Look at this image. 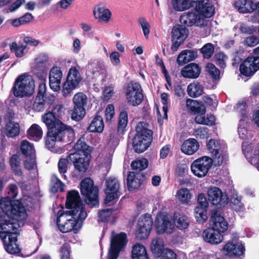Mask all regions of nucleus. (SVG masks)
<instances>
[{"mask_svg": "<svg viewBox=\"0 0 259 259\" xmlns=\"http://www.w3.org/2000/svg\"><path fill=\"white\" fill-rule=\"evenodd\" d=\"M60 237L66 241L60 249L61 259H70L71 247L70 244L66 242L68 240L66 235H61Z\"/></svg>", "mask_w": 259, "mask_h": 259, "instance_id": "nucleus-54", "label": "nucleus"}, {"mask_svg": "<svg viewBox=\"0 0 259 259\" xmlns=\"http://www.w3.org/2000/svg\"><path fill=\"white\" fill-rule=\"evenodd\" d=\"M127 243L126 234L120 232L113 236L111 240L107 259H117L120 252Z\"/></svg>", "mask_w": 259, "mask_h": 259, "instance_id": "nucleus-13", "label": "nucleus"}, {"mask_svg": "<svg viewBox=\"0 0 259 259\" xmlns=\"http://www.w3.org/2000/svg\"><path fill=\"white\" fill-rule=\"evenodd\" d=\"M128 123L127 111L122 110L120 111L118 116L117 125L116 132L110 133L109 136L110 141L113 142L117 141L126 131Z\"/></svg>", "mask_w": 259, "mask_h": 259, "instance_id": "nucleus-21", "label": "nucleus"}, {"mask_svg": "<svg viewBox=\"0 0 259 259\" xmlns=\"http://www.w3.org/2000/svg\"><path fill=\"white\" fill-rule=\"evenodd\" d=\"M94 17L98 19L100 22H108L112 15L111 11L105 8L101 4H99L95 7L93 10Z\"/></svg>", "mask_w": 259, "mask_h": 259, "instance_id": "nucleus-32", "label": "nucleus"}, {"mask_svg": "<svg viewBox=\"0 0 259 259\" xmlns=\"http://www.w3.org/2000/svg\"><path fill=\"white\" fill-rule=\"evenodd\" d=\"M208 201L212 205H215L218 208L224 207L228 204V197L226 194H224L222 190L218 187H211L207 190Z\"/></svg>", "mask_w": 259, "mask_h": 259, "instance_id": "nucleus-19", "label": "nucleus"}, {"mask_svg": "<svg viewBox=\"0 0 259 259\" xmlns=\"http://www.w3.org/2000/svg\"><path fill=\"white\" fill-rule=\"evenodd\" d=\"M35 84L32 77L26 74L19 75L15 80L12 90L17 98L31 96L34 92Z\"/></svg>", "mask_w": 259, "mask_h": 259, "instance_id": "nucleus-6", "label": "nucleus"}, {"mask_svg": "<svg viewBox=\"0 0 259 259\" xmlns=\"http://www.w3.org/2000/svg\"><path fill=\"white\" fill-rule=\"evenodd\" d=\"M80 192L84 196L86 203L91 207L99 205V190L90 178H85L80 183Z\"/></svg>", "mask_w": 259, "mask_h": 259, "instance_id": "nucleus-9", "label": "nucleus"}, {"mask_svg": "<svg viewBox=\"0 0 259 259\" xmlns=\"http://www.w3.org/2000/svg\"><path fill=\"white\" fill-rule=\"evenodd\" d=\"M174 9L177 11H183L193 7L203 26L205 18L212 17L215 13V8L210 1H171Z\"/></svg>", "mask_w": 259, "mask_h": 259, "instance_id": "nucleus-4", "label": "nucleus"}, {"mask_svg": "<svg viewBox=\"0 0 259 259\" xmlns=\"http://www.w3.org/2000/svg\"><path fill=\"white\" fill-rule=\"evenodd\" d=\"M114 94V86L110 84L109 86L105 87L103 91V100L105 101H109L112 97Z\"/></svg>", "mask_w": 259, "mask_h": 259, "instance_id": "nucleus-62", "label": "nucleus"}, {"mask_svg": "<svg viewBox=\"0 0 259 259\" xmlns=\"http://www.w3.org/2000/svg\"><path fill=\"white\" fill-rule=\"evenodd\" d=\"M49 60L48 56L44 54H40L35 58L32 72L38 79L44 81L47 79L48 74L47 63Z\"/></svg>", "mask_w": 259, "mask_h": 259, "instance_id": "nucleus-17", "label": "nucleus"}, {"mask_svg": "<svg viewBox=\"0 0 259 259\" xmlns=\"http://www.w3.org/2000/svg\"><path fill=\"white\" fill-rule=\"evenodd\" d=\"M64 184L56 175H52L51 177L50 190L54 193L64 191Z\"/></svg>", "mask_w": 259, "mask_h": 259, "instance_id": "nucleus-47", "label": "nucleus"}, {"mask_svg": "<svg viewBox=\"0 0 259 259\" xmlns=\"http://www.w3.org/2000/svg\"><path fill=\"white\" fill-rule=\"evenodd\" d=\"M205 71L213 81H218L220 79V71L212 63H207L205 66Z\"/></svg>", "mask_w": 259, "mask_h": 259, "instance_id": "nucleus-46", "label": "nucleus"}, {"mask_svg": "<svg viewBox=\"0 0 259 259\" xmlns=\"http://www.w3.org/2000/svg\"><path fill=\"white\" fill-rule=\"evenodd\" d=\"M51 104V100L47 97L36 96L33 104V109L35 111L40 112L45 109L46 104Z\"/></svg>", "mask_w": 259, "mask_h": 259, "instance_id": "nucleus-41", "label": "nucleus"}, {"mask_svg": "<svg viewBox=\"0 0 259 259\" xmlns=\"http://www.w3.org/2000/svg\"><path fill=\"white\" fill-rule=\"evenodd\" d=\"M11 230L5 229L0 230V238L2 239L4 247L7 253L17 256L25 257L21 253V248L18 243L17 233L11 232Z\"/></svg>", "mask_w": 259, "mask_h": 259, "instance_id": "nucleus-8", "label": "nucleus"}, {"mask_svg": "<svg viewBox=\"0 0 259 259\" xmlns=\"http://www.w3.org/2000/svg\"><path fill=\"white\" fill-rule=\"evenodd\" d=\"M258 70L259 46L241 62L239 67L240 73L247 77L252 76Z\"/></svg>", "mask_w": 259, "mask_h": 259, "instance_id": "nucleus-12", "label": "nucleus"}, {"mask_svg": "<svg viewBox=\"0 0 259 259\" xmlns=\"http://www.w3.org/2000/svg\"><path fill=\"white\" fill-rule=\"evenodd\" d=\"M20 150L25 157L31 158L34 155L35 149L33 144L27 140H23L20 144Z\"/></svg>", "mask_w": 259, "mask_h": 259, "instance_id": "nucleus-43", "label": "nucleus"}, {"mask_svg": "<svg viewBox=\"0 0 259 259\" xmlns=\"http://www.w3.org/2000/svg\"><path fill=\"white\" fill-rule=\"evenodd\" d=\"M195 121L197 123L211 125L215 124V118L213 115L205 117V114H198L195 117Z\"/></svg>", "mask_w": 259, "mask_h": 259, "instance_id": "nucleus-53", "label": "nucleus"}, {"mask_svg": "<svg viewBox=\"0 0 259 259\" xmlns=\"http://www.w3.org/2000/svg\"><path fill=\"white\" fill-rule=\"evenodd\" d=\"M226 55L223 52H218L214 54V60L217 65L222 68H224L226 66V64L225 61V58Z\"/></svg>", "mask_w": 259, "mask_h": 259, "instance_id": "nucleus-59", "label": "nucleus"}, {"mask_svg": "<svg viewBox=\"0 0 259 259\" xmlns=\"http://www.w3.org/2000/svg\"><path fill=\"white\" fill-rule=\"evenodd\" d=\"M153 224L151 215L148 213L142 215L138 220L136 230V236L139 240L148 237Z\"/></svg>", "mask_w": 259, "mask_h": 259, "instance_id": "nucleus-16", "label": "nucleus"}, {"mask_svg": "<svg viewBox=\"0 0 259 259\" xmlns=\"http://www.w3.org/2000/svg\"><path fill=\"white\" fill-rule=\"evenodd\" d=\"M78 221L80 220L77 218V215H69L66 214V212L59 210L56 224L58 229L62 233L73 231L74 233H77L80 228L78 225Z\"/></svg>", "mask_w": 259, "mask_h": 259, "instance_id": "nucleus-11", "label": "nucleus"}, {"mask_svg": "<svg viewBox=\"0 0 259 259\" xmlns=\"http://www.w3.org/2000/svg\"><path fill=\"white\" fill-rule=\"evenodd\" d=\"M188 95L192 98H197L203 93V87L198 81H194L190 83L187 89Z\"/></svg>", "mask_w": 259, "mask_h": 259, "instance_id": "nucleus-38", "label": "nucleus"}, {"mask_svg": "<svg viewBox=\"0 0 259 259\" xmlns=\"http://www.w3.org/2000/svg\"><path fill=\"white\" fill-rule=\"evenodd\" d=\"M88 102L87 95L79 92L74 95L73 98V109L71 113L72 120L79 121L81 120L85 114V106Z\"/></svg>", "mask_w": 259, "mask_h": 259, "instance_id": "nucleus-14", "label": "nucleus"}, {"mask_svg": "<svg viewBox=\"0 0 259 259\" xmlns=\"http://www.w3.org/2000/svg\"><path fill=\"white\" fill-rule=\"evenodd\" d=\"M28 217L25 206L20 200L3 198L0 201V230H14V220L25 221Z\"/></svg>", "mask_w": 259, "mask_h": 259, "instance_id": "nucleus-1", "label": "nucleus"}, {"mask_svg": "<svg viewBox=\"0 0 259 259\" xmlns=\"http://www.w3.org/2000/svg\"><path fill=\"white\" fill-rule=\"evenodd\" d=\"M104 124L102 117L96 114L88 130L90 132L101 133L104 130Z\"/></svg>", "mask_w": 259, "mask_h": 259, "instance_id": "nucleus-39", "label": "nucleus"}, {"mask_svg": "<svg viewBox=\"0 0 259 259\" xmlns=\"http://www.w3.org/2000/svg\"><path fill=\"white\" fill-rule=\"evenodd\" d=\"M10 50L11 52L14 53L17 58H20L25 55L24 50L26 48V45H18L16 42L14 41L10 44Z\"/></svg>", "mask_w": 259, "mask_h": 259, "instance_id": "nucleus-51", "label": "nucleus"}, {"mask_svg": "<svg viewBox=\"0 0 259 259\" xmlns=\"http://www.w3.org/2000/svg\"><path fill=\"white\" fill-rule=\"evenodd\" d=\"M136 134L133 142V148L135 152L141 153L146 150L152 140L153 132L143 126L139 123L136 127Z\"/></svg>", "mask_w": 259, "mask_h": 259, "instance_id": "nucleus-7", "label": "nucleus"}, {"mask_svg": "<svg viewBox=\"0 0 259 259\" xmlns=\"http://www.w3.org/2000/svg\"><path fill=\"white\" fill-rule=\"evenodd\" d=\"M202 237L205 241L210 244H219L223 239L222 233L214 229L212 226L204 230Z\"/></svg>", "mask_w": 259, "mask_h": 259, "instance_id": "nucleus-26", "label": "nucleus"}, {"mask_svg": "<svg viewBox=\"0 0 259 259\" xmlns=\"http://www.w3.org/2000/svg\"><path fill=\"white\" fill-rule=\"evenodd\" d=\"M5 131L8 137H15L19 134V124L18 123L14 121H8L6 123Z\"/></svg>", "mask_w": 259, "mask_h": 259, "instance_id": "nucleus-42", "label": "nucleus"}, {"mask_svg": "<svg viewBox=\"0 0 259 259\" xmlns=\"http://www.w3.org/2000/svg\"><path fill=\"white\" fill-rule=\"evenodd\" d=\"M197 57L196 50H185L178 55L177 62L179 65H182L194 60Z\"/></svg>", "mask_w": 259, "mask_h": 259, "instance_id": "nucleus-34", "label": "nucleus"}, {"mask_svg": "<svg viewBox=\"0 0 259 259\" xmlns=\"http://www.w3.org/2000/svg\"><path fill=\"white\" fill-rule=\"evenodd\" d=\"M188 29L186 27L179 25L177 27H174L171 32L172 40H181L184 41L187 37Z\"/></svg>", "mask_w": 259, "mask_h": 259, "instance_id": "nucleus-40", "label": "nucleus"}, {"mask_svg": "<svg viewBox=\"0 0 259 259\" xmlns=\"http://www.w3.org/2000/svg\"><path fill=\"white\" fill-rule=\"evenodd\" d=\"M125 98L129 104L133 106L139 105L143 101V91L141 84L134 80H131L124 84Z\"/></svg>", "mask_w": 259, "mask_h": 259, "instance_id": "nucleus-10", "label": "nucleus"}, {"mask_svg": "<svg viewBox=\"0 0 259 259\" xmlns=\"http://www.w3.org/2000/svg\"><path fill=\"white\" fill-rule=\"evenodd\" d=\"M156 229L157 233H170L172 231V225L167 215L157 217L156 219Z\"/></svg>", "mask_w": 259, "mask_h": 259, "instance_id": "nucleus-24", "label": "nucleus"}, {"mask_svg": "<svg viewBox=\"0 0 259 259\" xmlns=\"http://www.w3.org/2000/svg\"><path fill=\"white\" fill-rule=\"evenodd\" d=\"M138 23L139 27H141L142 29L145 38H148L150 29V25L149 23L145 18H139L138 20Z\"/></svg>", "mask_w": 259, "mask_h": 259, "instance_id": "nucleus-57", "label": "nucleus"}, {"mask_svg": "<svg viewBox=\"0 0 259 259\" xmlns=\"http://www.w3.org/2000/svg\"><path fill=\"white\" fill-rule=\"evenodd\" d=\"M68 164H70V160L69 158H68V155L66 158H60L58 163L59 172L61 175L62 177L65 180H66L67 178L65 173L68 170Z\"/></svg>", "mask_w": 259, "mask_h": 259, "instance_id": "nucleus-52", "label": "nucleus"}, {"mask_svg": "<svg viewBox=\"0 0 259 259\" xmlns=\"http://www.w3.org/2000/svg\"><path fill=\"white\" fill-rule=\"evenodd\" d=\"M199 148V144L198 141L194 138H189L184 141L181 150L183 153L191 155L195 153Z\"/></svg>", "mask_w": 259, "mask_h": 259, "instance_id": "nucleus-33", "label": "nucleus"}, {"mask_svg": "<svg viewBox=\"0 0 259 259\" xmlns=\"http://www.w3.org/2000/svg\"><path fill=\"white\" fill-rule=\"evenodd\" d=\"M92 147L88 145L84 138L79 139L73 146L74 152L68 154L70 164L74 166L72 176L81 179L89 168Z\"/></svg>", "mask_w": 259, "mask_h": 259, "instance_id": "nucleus-2", "label": "nucleus"}, {"mask_svg": "<svg viewBox=\"0 0 259 259\" xmlns=\"http://www.w3.org/2000/svg\"><path fill=\"white\" fill-rule=\"evenodd\" d=\"M208 129L206 127H200L195 129L194 131V135L197 138L204 139L208 135Z\"/></svg>", "mask_w": 259, "mask_h": 259, "instance_id": "nucleus-61", "label": "nucleus"}, {"mask_svg": "<svg viewBox=\"0 0 259 259\" xmlns=\"http://www.w3.org/2000/svg\"><path fill=\"white\" fill-rule=\"evenodd\" d=\"M132 259H150L145 246L140 243L135 244L132 250Z\"/></svg>", "mask_w": 259, "mask_h": 259, "instance_id": "nucleus-36", "label": "nucleus"}, {"mask_svg": "<svg viewBox=\"0 0 259 259\" xmlns=\"http://www.w3.org/2000/svg\"><path fill=\"white\" fill-rule=\"evenodd\" d=\"M180 22L185 27L191 26L194 24L203 26L197 14L193 12L183 13L180 17Z\"/></svg>", "mask_w": 259, "mask_h": 259, "instance_id": "nucleus-30", "label": "nucleus"}, {"mask_svg": "<svg viewBox=\"0 0 259 259\" xmlns=\"http://www.w3.org/2000/svg\"><path fill=\"white\" fill-rule=\"evenodd\" d=\"M178 199L183 204H188L191 198V193L187 188H181L177 192Z\"/></svg>", "mask_w": 259, "mask_h": 259, "instance_id": "nucleus-49", "label": "nucleus"}, {"mask_svg": "<svg viewBox=\"0 0 259 259\" xmlns=\"http://www.w3.org/2000/svg\"><path fill=\"white\" fill-rule=\"evenodd\" d=\"M80 82L71 78L70 76H67L66 81L62 85V93L63 96L64 97L68 96L74 90L79 87Z\"/></svg>", "mask_w": 259, "mask_h": 259, "instance_id": "nucleus-35", "label": "nucleus"}, {"mask_svg": "<svg viewBox=\"0 0 259 259\" xmlns=\"http://www.w3.org/2000/svg\"><path fill=\"white\" fill-rule=\"evenodd\" d=\"M173 221L176 227L181 230L187 229L189 225L188 218L184 214L175 212Z\"/></svg>", "mask_w": 259, "mask_h": 259, "instance_id": "nucleus-37", "label": "nucleus"}, {"mask_svg": "<svg viewBox=\"0 0 259 259\" xmlns=\"http://www.w3.org/2000/svg\"><path fill=\"white\" fill-rule=\"evenodd\" d=\"M65 206L70 209L66 211V214L77 215L80 221L84 220L87 217L85 206L77 190H72L67 192Z\"/></svg>", "mask_w": 259, "mask_h": 259, "instance_id": "nucleus-5", "label": "nucleus"}, {"mask_svg": "<svg viewBox=\"0 0 259 259\" xmlns=\"http://www.w3.org/2000/svg\"><path fill=\"white\" fill-rule=\"evenodd\" d=\"M234 7L240 13H248L253 12L259 8V1L254 3V1H235Z\"/></svg>", "mask_w": 259, "mask_h": 259, "instance_id": "nucleus-29", "label": "nucleus"}, {"mask_svg": "<svg viewBox=\"0 0 259 259\" xmlns=\"http://www.w3.org/2000/svg\"><path fill=\"white\" fill-rule=\"evenodd\" d=\"M27 135L29 139L34 138L39 139L42 137V131L38 124L34 123L27 130Z\"/></svg>", "mask_w": 259, "mask_h": 259, "instance_id": "nucleus-48", "label": "nucleus"}, {"mask_svg": "<svg viewBox=\"0 0 259 259\" xmlns=\"http://www.w3.org/2000/svg\"><path fill=\"white\" fill-rule=\"evenodd\" d=\"M207 208L196 207L195 208V217L196 221L199 224H203L206 222L207 217Z\"/></svg>", "mask_w": 259, "mask_h": 259, "instance_id": "nucleus-50", "label": "nucleus"}, {"mask_svg": "<svg viewBox=\"0 0 259 259\" xmlns=\"http://www.w3.org/2000/svg\"><path fill=\"white\" fill-rule=\"evenodd\" d=\"M198 205L196 207H201L204 208H207L208 203L206 200L204 194L200 193L197 197Z\"/></svg>", "mask_w": 259, "mask_h": 259, "instance_id": "nucleus-63", "label": "nucleus"}, {"mask_svg": "<svg viewBox=\"0 0 259 259\" xmlns=\"http://www.w3.org/2000/svg\"><path fill=\"white\" fill-rule=\"evenodd\" d=\"M63 72L60 67L54 65L50 70L49 75V85L53 91L58 92L61 89Z\"/></svg>", "mask_w": 259, "mask_h": 259, "instance_id": "nucleus-22", "label": "nucleus"}, {"mask_svg": "<svg viewBox=\"0 0 259 259\" xmlns=\"http://www.w3.org/2000/svg\"><path fill=\"white\" fill-rule=\"evenodd\" d=\"M227 254L230 256L239 257L244 254L245 247L241 243H233L228 242L223 247Z\"/></svg>", "mask_w": 259, "mask_h": 259, "instance_id": "nucleus-31", "label": "nucleus"}, {"mask_svg": "<svg viewBox=\"0 0 259 259\" xmlns=\"http://www.w3.org/2000/svg\"><path fill=\"white\" fill-rule=\"evenodd\" d=\"M164 242L159 237L152 240L150 248L156 257H162V259H177V254L171 249H164Z\"/></svg>", "mask_w": 259, "mask_h": 259, "instance_id": "nucleus-15", "label": "nucleus"}, {"mask_svg": "<svg viewBox=\"0 0 259 259\" xmlns=\"http://www.w3.org/2000/svg\"><path fill=\"white\" fill-rule=\"evenodd\" d=\"M42 120L46 124L48 130L55 125L57 122L61 121L51 111H49L42 115Z\"/></svg>", "mask_w": 259, "mask_h": 259, "instance_id": "nucleus-45", "label": "nucleus"}, {"mask_svg": "<svg viewBox=\"0 0 259 259\" xmlns=\"http://www.w3.org/2000/svg\"><path fill=\"white\" fill-rule=\"evenodd\" d=\"M210 225L221 233L225 232L228 228V224L220 211L214 209L211 211Z\"/></svg>", "mask_w": 259, "mask_h": 259, "instance_id": "nucleus-23", "label": "nucleus"}, {"mask_svg": "<svg viewBox=\"0 0 259 259\" xmlns=\"http://www.w3.org/2000/svg\"><path fill=\"white\" fill-rule=\"evenodd\" d=\"M201 72L200 66L195 63H191L183 67L181 70V74L186 78L196 79Z\"/></svg>", "mask_w": 259, "mask_h": 259, "instance_id": "nucleus-25", "label": "nucleus"}, {"mask_svg": "<svg viewBox=\"0 0 259 259\" xmlns=\"http://www.w3.org/2000/svg\"><path fill=\"white\" fill-rule=\"evenodd\" d=\"M106 186L105 192L106 196L104 203L107 204L115 199H118L120 196V184L116 178H109L106 181Z\"/></svg>", "mask_w": 259, "mask_h": 259, "instance_id": "nucleus-20", "label": "nucleus"}, {"mask_svg": "<svg viewBox=\"0 0 259 259\" xmlns=\"http://www.w3.org/2000/svg\"><path fill=\"white\" fill-rule=\"evenodd\" d=\"M67 76H70L71 78L80 82H81L82 80V77L79 71L76 67H71L69 69Z\"/></svg>", "mask_w": 259, "mask_h": 259, "instance_id": "nucleus-60", "label": "nucleus"}, {"mask_svg": "<svg viewBox=\"0 0 259 259\" xmlns=\"http://www.w3.org/2000/svg\"><path fill=\"white\" fill-rule=\"evenodd\" d=\"M186 105L188 112L194 115L205 114L206 108L202 102L197 101L191 99H187Z\"/></svg>", "mask_w": 259, "mask_h": 259, "instance_id": "nucleus-28", "label": "nucleus"}, {"mask_svg": "<svg viewBox=\"0 0 259 259\" xmlns=\"http://www.w3.org/2000/svg\"><path fill=\"white\" fill-rule=\"evenodd\" d=\"M143 174L129 171L127 176V186L128 191H133L139 189L142 184L143 180L141 178H144Z\"/></svg>", "mask_w": 259, "mask_h": 259, "instance_id": "nucleus-27", "label": "nucleus"}, {"mask_svg": "<svg viewBox=\"0 0 259 259\" xmlns=\"http://www.w3.org/2000/svg\"><path fill=\"white\" fill-rule=\"evenodd\" d=\"M212 160L204 156L194 160L191 164V170L194 175L201 178L205 176L212 166Z\"/></svg>", "mask_w": 259, "mask_h": 259, "instance_id": "nucleus-18", "label": "nucleus"}, {"mask_svg": "<svg viewBox=\"0 0 259 259\" xmlns=\"http://www.w3.org/2000/svg\"><path fill=\"white\" fill-rule=\"evenodd\" d=\"M206 146L212 155H217L220 149V145L218 142L213 139H210L206 144Z\"/></svg>", "mask_w": 259, "mask_h": 259, "instance_id": "nucleus-58", "label": "nucleus"}, {"mask_svg": "<svg viewBox=\"0 0 259 259\" xmlns=\"http://www.w3.org/2000/svg\"><path fill=\"white\" fill-rule=\"evenodd\" d=\"M10 165L15 174L18 176L22 175V171L20 168V159L17 154H13L9 160Z\"/></svg>", "mask_w": 259, "mask_h": 259, "instance_id": "nucleus-44", "label": "nucleus"}, {"mask_svg": "<svg viewBox=\"0 0 259 259\" xmlns=\"http://www.w3.org/2000/svg\"><path fill=\"white\" fill-rule=\"evenodd\" d=\"M214 52V47L213 44L208 42L200 49V52L204 59H209L213 55Z\"/></svg>", "mask_w": 259, "mask_h": 259, "instance_id": "nucleus-55", "label": "nucleus"}, {"mask_svg": "<svg viewBox=\"0 0 259 259\" xmlns=\"http://www.w3.org/2000/svg\"><path fill=\"white\" fill-rule=\"evenodd\" d=\"M232 207L236 211H243L244 209V204L241 202V200L237 198L234 199L232 202Z\"/></svg>", "mask_w": 259, "mask_h": 259, "instance_id": "nucleus-64", "label": "nucleus"}, {"mask_svg": "<svg viewBox=\"0 0 259 259\" xmlns=\"http://www.w3.org/2000/svg\"><path fill=\"white\" fill-rule=\"evenodd\" d=\"M148 161L146 158L141 160H134L131 163V167L132 169L141 171L145 169L148 167Z\"/></svg>", "mask_w": 259, "mask_h": 259, "instance_id": "nucleus-56", "label": "nucleus"}, {"mask_svg": "<svg viewBox=\"0 0 259 259\" xmlns=\"http://www.w3.org/2000/svg\"><path fill=\"white\" fill-rule=\"evenodd\" d=\"M74 139V130L61 121L48 130L45 138L46 146L49 150L56 153L59 149L55 146L56 142L70 143Z\"/></svg>", "mask_w": 259, "mask_h": 259, "instance_id": "nucleus-3", "label": "nucleus"}]
</instances>
